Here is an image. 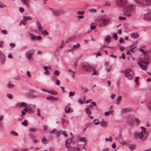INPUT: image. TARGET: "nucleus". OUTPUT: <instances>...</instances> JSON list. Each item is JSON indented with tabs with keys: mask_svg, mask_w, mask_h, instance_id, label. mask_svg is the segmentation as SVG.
<instances>
[{
	"mask_svg": "<svg viewBox=\"0 0 151 151\" xmlns=\"http://www.w3.org/2000/svg\"><path fill=\"white\" fill-rule=\"evenodd\" d=\"M63 41H62V44H61V45L59 47L60 48V50H59V49L58 48H57L56 49V52L57 51H58L59 50H61L62 48H63V47L65 45L63 44Z\"/></svg>",
	"mask_w": 151,
	"mask_h": 151,
	"instance_id": "26",
	"label": "nucleus"
},
{
	"mask_svg": "<svg viewBox=\"0 0 151 151\" xmlns=\"http://www.w3.org/2000/svg\"><path fill=\"white\" fill-rule=\"evenodd\" d=\"M80 45L79 43H77L76 45H74L73 47L70 50H67V52H69L72 50H74L77 49L80 47Z\"/></svg>",
	"mask_w": 151,
	"mask_h": 151,
	"instance_id": "14",
	"label": "nucleus"
},
{
	"mask_svg": "<svg viewBox=\"0 0 151 151\" xmlns=\"http://www.w3.org/2000/svg\"><path fill=\"white\" fill-rule=\"evenodd\" d=\"M19 10L22 13L24 11V9L23 7H21L19 8Z\"/></svg>",
	"mask_w": 151,
	"mask_h": 151,
	"instance_id": "61",
	"label": "nucleus"
},
{
	"mask_svg": "<svg viewBox=\"0 0 151 151\" xmlns=\"http://www.w3.org/2000/svg\"><path fill=\"white\" fill-rule=\"evenodd\" d=\"M75 95V92L73 91V92L72 91H70L69 93V96H74Z\"/></svg>",
	"mask_w": 151,
	"mask_h": 151,
	"instance_id": "40",
	"label": "nucleus"
},
{
	"mask_svg": "<svg viewBox=\"0 0 151 151\" xmlns=\"http://www.w3.org/2000/svg\"><path fill=\"white\" fill-rule=\"evenodd\" d=\"M59 15L63 14L65 13V11L63 9L58 10Z\"/></svg>",
	"mask_w": 151,
	"mask_h": 151,
	"instance_id": "29",
	"label": "nucleus"
},
{
	"mask_svg": "<svg viewBox=\"0 0 151 151\" xmlns=\"http://www.w3.org/2000/svg\"><path fill=\"white\" fill-rule=\"evenodd\" d=\"M135 7V6L133 4L126 6L125 7V12H123L124 14L126 16H131L134 13Z\"/></svg>",
	"mask_w": 151,
	"mask_h": 151,
	"instance_id": "1",
	"label": "nucleus"
},
{
	"mask_svg": "<svg viewBox=\"0 0 151 151\" xmlns=\"http://www.w3.org/2000/svg\"><path fill=\"white\" fill-rule=\"evenodd\" d=\"M29 131L31 132H36L37 131V129L36 128H32L29 129Z\"/></svg>",
	"mask_w": 151,
	"mask_h": 151,
	"instance_id": "47",
	"label": "nucleus"
},
{
	"mask_svg": "<svg viewBox=\"0 0 151 151\" xmlns=\"http://www.w3.org/2000/svg\"><path fill=\"white\" fill-rule=\"evenodd\" d=\"M111 112H114V111H107L104 113V114L106 116H107L109 115L110 114Z\"/></svg>",
	"mask_w": 151,
	"mask_h": 151,
	"instance_id": "44",
	"label": "nucleus"
},
{
	"mask_svg": "<svg viewBox=\"0 0 151 151\" xmlns=\"http://www.w3.org/2000/svg\"><path fill=\"white\" fill-rule=\"evenodd\" d=\"M127 0H116L117 4L119 6L122 7L127 3Z\"/></svg>",
	"mask_w": 151,
	"mask_h": 151,
	"instance_id": "8",
	"label": "nucleus"
},
{
	"mask_svg": "<svg viewBox=\"0 0 151 151\" xmlns=\"http://www.w3.org/2000/svg\"><path fill=\"white\" fill-rule=\"evenodd\" d=\"M111 69V66L107 65V68H106V70L107 72H108Z\"/></svg>",
	"mask_w": 151,
	"mask_h": 151,
	"instance_id": "45",
	"label": "nucleus"
},
{
	"mask_svg": "<svg viewBox=\"0 0 151 151\" xmlns=\"http://www.w3.org/2000/svg\"><path fill=\"white\" fill-rule=\"evenodd\" d=\"M1 32L4 35H6L8 33L7 31L6 30H2Z\"/></svg>",
	"mask_w": 151,
	"mask_h": 151,
	"instance_id": "51",
	"label": "nucleus"
},
{
	"mask_svg": "<svg viewBox=\"0 0 151 151\" xmlns=\"http://www.w3.org/2000/svg\"><path fill=\"white\" fill-rule=\"evenodd\" d=\"M134 117V115L132 114L129 116L127 118V122L130 126H133L134 125L133 122Z\"/></svg>",
	"mask_w": 151,
	"mask_h": 151,
	"instance_id": "7",
	"label": "nucleus"
},
{
	"mask_svg": "<svg viewBox=\"0 0 151 151\" xmlns=\"http://www.w3.org/2000/svg\"><path fill=\"white\" fill-rule=\"evenodd\" d=\"M93 106V105H90L87 106V108L85 110V112L88 115L91 114V112L90 110V109H91Z\"/></svg>",
	"mask_w": 151,
	"mask_h": 151,
	"instance_id": "11",
	"label": "nucleus"
},
{
	"mask_svg": "<svg viewBox=\"0 0 151 151\" xmlns=\"http://www.w3.org/2000/svg\"><path fill=\"white\" fill-rule=\"evenodd\" d=\"M62 134L65 136L67 137L68 136V134L66 133V132L65 131H63L62 132Z\"/></svg>",
	"mask_w": 151,
	"mask_h": 151,
	"instance_id": "53",
	"label": "nucleus"
},
{
	"mask_svg": "<svg viewBox=\"0 0 151 151\" xmlns=\"http://www.w3.org/2000/svg\"><path fill=\"white\" fill-rule=\"evenodd\" d=\"M57 130L56 129H54L51 131L50 132V133L51 134H53L57 132Z\"/></svg>",
	"mask_w": 151,
	"mask_h": 151,
	"instance_id": "52",
	"label": "nucleus"
},
{
	"mask_svg": "<svg viewBox=\"0 0 151 151\" xmlns=\"http://www.w3.org/2000/svg\"><path fill=\"white\" fill-rule=\"evenodd\" d=\"M43 68L46 71L47 70V69H50V70H51V68L50 66L47 67L46 66H44L43 67Z\"/></svg>",
	"mask_w": 151,
	"mask_h": 151,
	"instance_id": "50",
	"label": "nucleus"
},
{
	"mask_svg": "<svg viewBox=\"0 0 151 151\" xmlns=\"http://www.w3.org/2000/svg\"><path fill=\"white\" fill-rule=\"evenodd\" d=\"M42 32V34L45 36H46L48 35V32L46 30H45L44 31H41Z\"/></svg>",
	"mask_w": 151,
	"mask_h": 151,
	"instance_id": "39",
	"label": "nucleus"
},
{
	"mask_svg": "<svg viewBox=\"0 0 151 151\" xmlns=\"http://www.w3.org/2000/svg\"><path fill=\"white\" fill-rule=\"evenodd\" d=\"M59 72L58 70H56L54 72V74L56 76H58L59 74Z\"/></svg>",
	"mask_w": 151,
	"mask_h": 151,
	"instance_id": "42",
	"label": "nucleus"
},
{
	"mask_svg": "<svg viewBox=\"0 0 151 151\" xmlns=\"http://www.w3.org/2000/svg\"><path fill=\"white\" fill-rule=\"evenodd\" d=\"M138 33L133 32L131 34V37L133 38H137L138 37Z\"/></svg>",
	"mask_w": 151,
	"mask_h": 151,
	"instance_id": "17",
	"label": "nucleus"
},
{
	"mask_svg": "<svg viewBox=\"0 0 151 151\" xmlns=\"http://www.w3.org/2000/svg\"><path fill=\"white\" fill-rule=\"evenodd\" d=\"M46 99L48 100H51L52 99L56 100L57 99V98L54 97L52 96H49L47 97Z\"/></svg>",
	"mask_w": 151,
	"mask_h": 151,
	"instance_id": "27",
	"label": "nucleus"
},
{
	"mask_svg": "<svg viewBox=\"0 0 151 151\" xmlns=\"http://www.w3.org/2000/svg\"><path fill=\"white\" fill-rule=\"evenodd\" d=\"M147 12L144 14L145 18L147 20H151V10H148Z\"/></svg>",
	"mask_w": 151,
	"mask_h": 151,
	"instance_id": "9",
	"label": "nucleus"
},
{
	"mask_svg": "<svg viewBox=\"0 0 151 151\" xmlns=\"http://www.w3.org/2000/svg\"><path fill=\"white\" fill-rule=\"evenodd\" d=\"M111 37L110 36L108 35L105 38V41L108 44L109 43V42L110 40Z\"/></svg>",
	"mask_w": 151,
	"mask_h": 151,
	"instance_id": "23",
	"label": "nucleus"
},
{
	"mask_svg": "<svg viewBox=\"0 0 151 151\" xmlns=\"http://www.w3.org/2000/svg\"><path fill=\"white\" fill-rule=\"evenodd\" d=\"M52 14L55 16H59V13L58 9H54L52 11Z\"/></svg>",
	"mask_w": 151,
	"mask_h": 151,
	"instance_id": "20",
	"label": "nucleus"
},
{
	"mask_svg": "<svg viewBox=\"0 0 151 151\" xmlns=\"http://www.w3.org/2000/svg\"><path fill=\"white\" fill-rule=\"evenodd\" d=\"M30 138L33 141L34 143H36L37 142V139L36 136L32 134H30Z\"/></svg>",
	"mask_w": 151,
	"mask_h": 151,
	"instance_id": "15",
	"label": "nucleus"
},
{
	"mask_svg": "<svg viewBox=\"0 0 151 151\" xmlns=\"http://www.w3.org/2000/svg\"><path fill=\"white\" fill-rule=\"evenodd\" d=\"M30 35L33 39H35V38H36V36L32 34H30Z\"/></svg>",
	"mask_w": 151,
	"mask_h": 151,
	"instance_id": "49",
	"label": "nucleus"
},
{
	"mask_svg": "<svg viewBox=\"0 0 151 151\" xmlns=\"http://www.w3.org/2000/svg\"><path fill=\"white\" fill-rule=\"evenodd\" d=\"M79 140L82 142H85V144H86V141L84 137L80 138Z\"/></svg>",
	"mask_w": 151,
	"mask_h": 151,
	"instance_id": "38",
	"label": "nucleus"
},
{
	"mask_svg": "<svg viewBox=\"0 0 151 151\" xmlns=\"http://www.w3.org/2000/svg\"><path fill=\"white\" fill-rule=\"evenodd\" d=\"M134 121L137 124H138L140 122L139 120L138 119L136 118L135 117H134Z\"/></svg>",
	"mask_w": 151,
	"mask_h": 151,
	"instance_id": "34",
	"label": "nucleus"
},
{
	"mask_svg": "<svg viewBox=\"0 0 151 151\" xmlns=\"http://www.w3.org/2000/svg\"><path fill=\"white\" fill-rule=\"evenodd\" d=\"M147 107L148 110L151 112V102L148 103Z\"/></svg>",
	"mask_w": 151,
	"mask_h": 151,
	"instance_id": "37",
	"label": "nucleus"
},
{
	"mask_svg": "<svg viewBox=\"0 0 151 151\" xmlns=\"http://www.w3.org/2000/svg\"><path fill=\"white\" fill-rule=\"evenodd\" d=\"M141 68L143 70H146L147 69V68L145 67V65H143L142 66V67Z\"/></svg>",
	"mask_w": 151,
	"mask_h": 151,
	"instance_id": "60",
	"label": "nucleus"
},
{
	"mask_svg": "<svg viewBox=\"0 0 151 151\" xmlns=\"http://www.w3.org/2000/svg\"><path fill=\"white\" fill-rule=\"evenodd\" d=\"M42 142L44 144H46L47 143V139L45 137H44L42 139Z\"/></svg>",
	"mask_w": 151,
	"mask_h": 151,
	"instance_id": "35",
	"label": "nucleus"
},
{
	"mask_svg": "<svg viewBox=\"0 0 151 151\" xmlns=\"http://www.w3.org/2000/svg\"><path fill=\"white\" fill-rule=\"evenodd\" d=\"M128 146L131 150H133L136 148V145L134 143L131 144H128Z\"/></svg>",
	"mask_w": 151,
	"mask_h": 151,
	"instance_id": "18",
	"label": "nucleus"
},
{
	"mask_svg": "<svg viewBox=\"0 0 151 151\" xmlns=\"http://www.w3.org/2000/svg\"><path fill=\"white\" fill-rule=\"evenodd\" d=\"M132 109L130 108H124L121 111V113H124L126 112L130 111Z\"/></svg>",
	"mask_w": 151,
	"mask_h": 151,
	"instance_id": "21",
	"label": "nucleus"
},
{
	"mask_svg": "<svg viewBox=\"0 0 151 151\" xmlns=\"http://www.w3.org/2000/svg\"><path fill=\"white\" fill-rule=\"evenodd\" d=\"M10 134L14 136H18V134L14 131H12L10 132Z\"/></svg>",
	"mask_w": 151,
	"mask_h": 151,
	"instance_id": "32",
	"label": "nucleus"
},
{
	"mask_svg": "<svg viewBox=\"0 0 151 151\" xmlns=\"http://www.w3.org/2000/svg\"><path fill=\"white\" fill-rule=\"evenodd\" d=\"M47 92L48 93L54 95H56L57 93L56 91L53 90L48 91H47Z\"/></svg>",
	"mask_w": 151,
	"mask_h": 151,
	"instance_id": "25",
	"label": "nucleus"
},
{
	"mask_svg": "<svg viewBox=\"0 0 151 151\" xmlns=\"http://www.w3.org/2000/svg\"><path fill=\"white\" fill-rule=\"evenodd\" d=\"M124 42V40L122 38V37H120L119 40V42L120 43H122Z\"/></svg>",
	"mask_w": 151,
	"mask_h": 151,
	"instance_id": "58",
	"label": "nucleus"
},
{
	"mask_svg": "<svg viewBox=\"0 0 151 151\" xmlns=\"http://www.w3.org/2000/svg\"><path fill=\"white\" fill-rule=\"evenodd\" d=\"M34 50H29L27 51L26 53V56L29 60L32 61L33 59L32 56L34 54Z\"/></svg>",
	"mask_w": 151,
	"mask_h": 151,
	"instance_id": "6",
	"label": "nucleus"
},
{
	"mask_svg": "<svg viewBox=\"0 0 151 151\" xmlns=\"http://www.w3.org/2000/svg\"><path fill=\"white\" fill-rule=\"evenodd\" d=\"M65 113H68L70 111V107H68V106H67L65 108Z\"/></svg>",
	"mask_w": 151,
	"mask_h": 151,
	"instance_id": "30",
	"label": "nucleus"
},
{
	"mask_svg": "<svg viewBox=\"0 0 151 151\" xmlns=\"http://www.w3.org/2000/svg\"><path fill=\"white\" fill-rule=\"evenodd\" d=\"M26 105V103L24 102L18 103L15 104V106L18 108L25 107Z\"/></svg>",
	"mask_w": 151,
	"mask_h": 151,
	"instance_id": "12",
	"label": "nucleus"
},
{
	"mask_svg": "<svg viewBox=\"0 0 151 151\" xmlns=\"http://www.w3.org/2000/svg\"><path fill=\"white\" fill-rule=\"evenodd\" d=\"M109 21V19H105L104 18H101L97 19L96 22L99 25L101 26H104L107 24Z\"/></svg>",
	"mask_w": 151,
	"mask_h": 151,
	"instance_id": "3",
	"label": "nucleus"
},
{
	"mask_svg": "<svg viewBox=\"0 0 151 151\" xmlns=\"http://www.w3.org/2000/svg\"><path fill=\"white\" fill-rule=\"evenodd\" d=\"M82 67L84 70L88 72L92 71L94 70L93 67L87 63L83 64Z\"/></svg>",
	"mask_w": 151,
	"mask_h": 151,
	"instance_id": "5",
	"label": "nucleus"
},
{
	"mask_svg": "<svg viewBox=\"0 0 151 151\" xmlns=\"http://www.w3.org/2000/svg\"><path fill=\"white\" fill-rule=\"evenodd\" d=\"M115 96H116V95L114 93H112L111 94V99H113L114 98V97Z\"/></svg>",
	"mask_w": 151,
	"mask_h": 151,
	"instance_id": "62",
	"label": "nucleus"
},
{
	"mask_svg": "<svg viewBox=\"0 0 151 151\" xmlns=\"http://www.w3.org/2000/svg\"><path fill=\"white\" fill-rule=\"evenodd\" d=\"M117 34L116 33H115L113 35V37L115 40H116L117 39Z\"/></svg>",
	"mask_w": 151,
	"mask_h": 151,
	"instance_id": "59",
	"label": "nucleus"
},
{
	"mask_svg": "<svg viewBox=\"0 0 151 151\" xmlns=\"http://www.w3.org/2000/svg\"><path fill=\"white\" fill-rule=\"evenodd\" d=\"M7 96L8 97L9 99H12L13 97L12 95L9 93H7Z\"/></svg>",
	"mask_w": 151,
	"mask_h": 151,
	"instance_id": "46",
	"label": "nucleus"
},
{
	"mask_svg": "<svg viewBox=\"0 0 151 151\" xmlns=\"http://www.w3.org/2000/svg\"><path fill=\"white\" fill-rule=\"evenodd\" d=\"M119 20H125L126 19V18L125 17H119Z\"/></svg>",
	"mask_w": 151,
	"mask_h": 151,
	"instance_id": "56",
	"label": "nucleus"
},
{
	"mask_svg": "<svg viewBox=\"0 0 151 151\" xmlns=\"http://www.w3.org/2000/svg\"><path fill=\"white\" fill-rule=\"evenodd\" d=\"M27 121L25 119L24 122H22L21 123V124L23 126H27Z\"/></svg>",
	"mask_w": 151,
	"mask_h": 151,
	"instance_id": "36",
	"label": "nucleus"
},
{
	"mask_svg": "<svg viewBox=\"0 0 151 151\" xmlns=\"http://www.w3.org/2000/svg\"><path fill=\"white\" fill-rule=\"evenodd\" d=\"M77 18L78 19H82L84 18V16H78L77 17Z\"/></svg>",
	"mask_w": 151,
	"mask_h": 151,
	"instance_id": "63",
	"label": "nucleus"
},
{
	"mask_svg": "<svg viewBox=\"0 0 151 151\" xmlns=\"http://www.w3.org/2000/svg\"><path fill=\"white\" fill-rule=\"evenodd\" d=\"M56 133V135L57 137H58L60 134L61 133V131H57V132Z\"/></svg>",
	"mask_w": 151,
	"mask_h": 151,
	"instance_id": "54",
	"label": "nucleus"
},
{
	"mask_svg": "<svg viewBox=\"0 0 151 151\" xmlns=\"http://www.w3.org/2000/svg\"><path fill=\"white\" fill-rule=\"evenodd\" d=\"M136 2L139 4L149 5L151 3V0H135Z\"/></svg>",
	"mask_w": 151,
	"mask_h": 151,
	"instance_id": "4",
	"label": "nucleus"
},
{
	"mask_svg": "<svg viewBox=\"0 0 151 151\" xmlns=\"http://www.w3.org/2000/svg\"><path fill=\"white\" fill-rule=\"evenodd\" d=\"M7 86L9 88H12L15 86V85L12 84L10 81L9 82V83L7 84Z\"/></svg>",
	"mask_w": 151,
	"mask_h": 151,
	"instance_id": "24",
	"label": "nucleus"
},
{
	"mask_svg": "<svg viewBox=\"0 0 151 151\" xmlns=\"http://www.w3.org/2000/svg\"><path fill=\"white\" fill-rule=\"evenodd\" d=\"M105 140L106 141H109L110 142H111L112 141V138L110 136L109 138H106L105 139Z\"/></svg>",
	"mask_w": 151,
	"mask_h": 151,
	"instance_id": "48",
	"label": "nucleus"
},
{
	"mask_svg": "<svg viewBox=\"0 0 151 151\" xmlns=\"http://www.w3.org/2000/svg\"><path fill=\"white\" fill-rule=\"evenodd\" d=\"M124 72L125 76L128 80H131L132 79L134 76V74L133 72L131 69H127Z\"/></svg>",
	"mask_w": 151,
	"mask_h": 151,
	"instance_id": "2",
	"label": "nucleus"
},
{
	"mask_svg": "<svg viewBox=\"0 0 151 151\" xmlns=\"http://www.w3.org/2000/svg\"><path fill=\"white\" fill-rule=\"evenodd\" d=\"M141 63L143 64H145L146 66H147L150 63V62H147L145 60H141Z\"/></svg>",
	"mask_w": 151,
	"mask_h": 151,
	"instance_id": "22",
	"label": "nucleus"
},
{
	"mask_svg": "<svg viewBox=\"0 0 151 151\" xmlns=\"http://www.w3.org/2000/svg\"><path fill=\"white\" fill-rule=\"evenodd\" d=\"M100 124L102 127H106L107 125V122L104 121V119H103L101 122Z\"/></svg>",
	"mask_w": 151,
	"mask_h": 151,
	"instance_id": "16",
	"label": "nucleus"
},
{
	"mask_svg": "<svg viewBox=\"0 0 151 151\" xmlns=\"http://www.w3.org/2000/svg\"><path fill=\"white\" fill-rule=\"evenodd\" d=\"M3 56L2 58H1V63L3 64L4 63V62L5 61V55L4 54H3Z\"/></svg>",
	"mask_w": 151,
	"mask_h": 151,
	"instance_id": "31",
	"label": "nucleus"
},
{
	"mask_svg": "<svg viewBox=\"0 0 151 151\" xmlns=\"http://www.w3.org/2000/svg\"><path fill=\"white\" fill-rule=\"evenodd\" d=\"M142 132L143 131L142 130L140 133H139L138 137L139 139H141L143 136V134L142 133Z\"/></svg>",
	"mask_w": 151,
	"mask_h": 151,
	"instance_id": "43",
	"label": "nucleus"
},
{
	"mask_svg": "<svg viewBox=\"0 0 151 151\" xmlns=\"http://www.w3.org/2000/svg\"><path fill=\"white\" fill-rule=\"evenodd\" d=\"M29 110V108H28L27 107H25V108L23 109V111L27 112Z\"/></svg>",
	"mask_w": 151,
	"mask_h": 151,
	"instance_id": "57",
	"label": "nucleus"
},
{
	"mask_svg": "<svg viewBox=\"0 0 151 151\" xmlns=\"http://www.w3.org/2000/svg\"><path fill=\"white\" fill-rule=\"evenodd\" d=\"M80 150L79 148L78 147H71L69 146L68 150V151H80Z\"/></svg>",
	"mask_w": 151,
	"mask_h": 151,
	"instance_id": "13",
	"label": "nucleus"
},
{
	"mask_svg": "<svg viewBox=\"0 0 151 151\" xmlns=\"http://www.w3.org/2000/svg\"><path fill=\"white\" fill-rule=\"evenodd\" d=\"M27 76L29 78H30L31 76V75L30 74V72L29 71H28L27 73Z\"/></svg>",
	"mask_w": 151,
	"mask_h": 151,
	"instance_id": "55",
	"label": "nucleus"
},
{
	"mask_svg": "<svg viewBox=\"0 0 151 151\" xmlns=\"http://www.w3.org/2000/svg\"><path fill=\"white\" fill-rule=\"evenodd\" d=\"M36 25L38 27V30L39 31H42V29H41L42 28V27H41V25L40 24V23L38 21L36 22Z\"/></svg>",
	"mask_w": 151,
	"mask_h": 151,
	"instance_id": "19",
	"label": "nucleus"
},
{
	"mask_svg": "<svg viewBox=\"0 0 151 151\" xmlns=\"http://www.w3.org/2000/svg\"><path fill=\"white\" fill-rule=\"evenodd\" d=\"M66 142L68 145L70 144L72 142V139L70 138L66 139L65 141V142Z\"/></svg>",
	"mask_w": 151,
	"mask_h": 151,
	"instance_id": "28",
	"label": "nucleus"
},
{
	"mask_svg": "<svg viewBox=\"0 0 151 151\" xmlns=\"http://www.w3.org/2000/svg\"><path fill=\"white\" fill-rule=\"evenodd\" d=\"M117 32L118 34H121L122 33V30L121 29H119L117 30Z\"/></svg>",
	"mask_w": 151,
	"mask_h": 151,
	"instance_id": "64",
	"label": "nucleus"
},
{
	"mask_svg": "<svg viewBox=\"0 0 151 151\" xmlns=\"http://www.w3.org/2000/svg\"><path fill=\"white\" fill-rule=\"evenodd\" d=\"M77 13L78 15H83L84 13V11H78L77 12Z\"/></svg>",
	"mask_w": 151,
	"mask_h": 151,
	"instance_id": "41",
	"label": "nucleus"
},
{
	"mask_svg": "<svg viewBox=\"0 0 151 151\" xmlns=\"http://www.w3.org/2000/svg\"><path fill=\"white\" fill-rule=\"evenodd\" d=\"M29 111L33 113L36 110L37 108L35 105L30 104L28 106Z\"/></svg>",
	"mask_w": 151,
	"mask_h": 151,
	"instance_id": "10",
	"label": "nucleus"
},
{
	"mask_svg": "<svg viewBox=\"0 0 151 151\" xmlns=\"http://www.w3.org/2000/svg\"><path fill=\"white\" fill-rule=\"evenodd\" d=\"M32 19V18L29 16H27V17H24V18L22 20V21H27V20H31Z\"/></svg>",
	"mask_w": 151,
	"mask_h": 151,
	"instance_id": "33",
	"label": "nucleus"
}]
</instances>
